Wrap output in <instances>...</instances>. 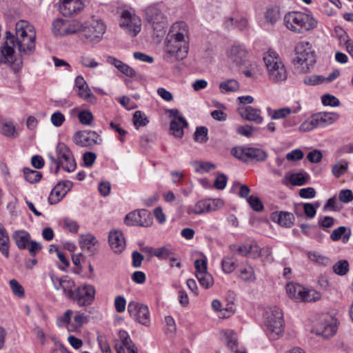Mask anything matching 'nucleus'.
<instances>
[{"label":"nucleus","instance_id":"f257e3e1","mask_svg":"<svg viewBox=\"0 0 353 353\" xmlns=\"http://www.w3.org/2000/svg\"><path fill=\"white\" fill-rule=\"evenodd\" d=\"M36 31L28 21L21 20L16 23L15 35L6 32V41L0 49V64L8 63L14 72L23 66L21 56L15 57L14 48L21 54L30 55L35 50Z\"/></svg>","mask_w":353,"mask_h":353},{"label":"nucleus","instance_id":"f03ea898","mask_svg":"<svg viewBox=\"0 0 353 353\" xmlns=\"http://www.w3.org/2000/svg\"><path fill=\"white\" fill-rule=\"evenodd\" d=\"M188 25L183 21L174 23L167 37L163 59L168 61L182 60L188 52Z\"/></svg>","mask_w":353,"mask_h":353},{"label":"nucleus","instance_id":"7ed1b4c3","mask_svg":"<svg viewBox=\"0 0 353 353\" xmlns=\"http://www.w3.org/2000/svg\"><path fill=\"white\" fill-rule=\"evenodd\" d=\"M283 24L290 31L296 34L310 32L317 27V20L310 14L291 11L283 17Z\"/></svg>","mask_w":353,"mask_h":353},{"label":"nucleus","instance_id":"20e7f679","mask_svg":"<svg viewBox=\"0 0 353 353\" xmlns=\"http://www.w3.org/2000/svg\"><path fill=\"white\" fill-rule=\"evenodd\" d=\"M50 170L51 172L57 174L62 168L68 172H72L77 168L76 161L72 152L64 143L59 142L55 148V155L49 153Z\"/></svg>","mask_w":353,"mask_h":353},{"label":"nucleus","instance_id":"39448f33","mask_svg":"<svg viewBox=\"0 0 353 353\" xmlns=\"http://www.w3.org/2000/svg\"><path fill=\"white\" fill-rule=\"evenodd\" d=\"M263 61L271 81L282 82L287 79V70L278 53L268 50L263 56Z\"/></svg>","mask_w":353,"mask_h":353},{"label":"nucleus","instance_id":"423d86ee","mask_svg":"<svg viewBox=\"0 0 353 353\" xmlns=\"http://www.w3.org/2000/svg\"><path fill=\"white\" fill-rule=\"evenodd\" d=\"M264 325L270 336L276 339L284 330V320L282 310L277 307H268L263 314Z\"/></svg>","mask_w":353,"mask_h":353},{"label":"nucleus","instance_id":"0eeeda50","mask_svg":"<svg viewBox=\"0 0 353 353\" xmlns=\"http://www.w3.org/2000/svg\"><path fill=\"white\" fill-rule=\"evenodd\" d=\"M294 66L302 73H306L315 63L314 51L308 41H300L295 48Z\"/></svg>","mask_w":353,"mask_h":353},{"label":"nucleus","instance_id":"6e6552de","mask_svg":"<svg viewBox=\"0 0 353 353\" xmlns=\"http://www.w3.org/2000/svg\"><path fill=\"white\" fill-rule=\"evenodd\" d=\"M105 30L106 26L101 19L91 18L83 23V37L88 43H98Z\"/></svg>","mask_w":353,"mask_h":353},{"label":"nucleus","instance_id":"1a4fd4ad","mask_svg":"<svg viewBox=\"0 0 353 353\" xmlns=\"http://www.w3.org/2000/svg\"><path fill=\"white\" fill-rule=\"evenodd\" d=\"M141 19L134 12L125 10L121 12L119 26L129 36L136 37L141 30Z\"/></svg>","mask_w":353,"mask_h":353},{"label":"nucleus","instance_id":"9d476101","mask_svg":"<svg viewBox=\"0 0 353 353\" xmlns=\"http://www.w3.org/2000/svg\"><path fill=\"white\" fill-rule=\"evenodd\" d=\"M223 205V201L219 199H202L192 205H189L187 208V213L189 215L209 213L221 209Z\"/></svg>","mask_w":353,"mask_h":353},{"label":"nucleus","instance_id":"9b49d317","mask_svg":"<svg viewBox=\"0 0 353 353\" xmlns=\"http://www.w3.org/2000/svg\"><path fill=\"white\" fill-rule=\"evenodd\" d=\"M145 20L151 26L154 31L163 32L166 18L158 5H150L145 11Z\"/></svg>","mask_w":353,"mask_h":353},{"label":"nucleus","instance_id":"f8f14e48","mask_svg":"<svg viewBox=\"0 0 353 353\" xmlns=\"http://www.w3.org/2000/svg\"><path fill=\"white\" fill-rule=\"evenodd\" d=\"M128 312L134 321L147 327L150 325V313L146 305L132 301L128 305Z\"/></svg>","mask_w":353,"mask_h":353},{"label":"nucleus","instance_id":"ddd939ff","mask_svg":"<svg viewBox=\"0 0 353 353\" xmlns=\"http://www.w3.org/2000/svg\"><path fill=\"white\" fill-rule=\"evenodd\" d=\"M73 312L68 310L63 316H60L57 319V324L59 327H66L69 332H77L86 321V317L83 314L79 312L75 313L72 321Z\"/></svg>","mask_w":353,"mask_h":353},{"label":"nucleus","instance_id":"4468645a","mask_svg":"<svg viewBox=\"0 0 353 353\" xmlns=\"http://www.w3.org/2000/svg\"><path fill=\"white\" fill-rule=\"evenodd\" d=\"M95 294L96 290L93 285L85 284L77 287L74 290L72 299L81 307L88 306L93 303Z\"/></svg>","mask_w":353,"mask_h":353},{"label":"nucleus","instance_id":"2eb2a0df","mask_svg":"<svg viewBox=\"0 0 353 353\" xmlns=\"http://www.w3.org/2000/svg\"><path fill=\"white\" fill-rule=\"evenodd\" d=\"M313 332L316 334L321 335L325 338L333 336L336 332L335 319L328 314L321 316L314 325Z\"/></svg>","mask_w":353,"mask_h":353},{"label":"nucleus","instance_id":"dca6fc26","mask_svg":"<svg viewBox=\"0 0 353 353\" xmlns=\"http://www.w3.org/2000/svg\"><path fill=\"white\" fill-rule=\"evenodd\" d=\"M228 61L236 66L244 65L248 57L246 48L242 44H234L226 50Z\"/></svg>","mask_w":353,"mask_h":353},{"label":"nucleus","instance_id":"f3484780","mask_svg":"<svg viewBox=\"0 0 353 353\" xmlns=\"http://www.w3.org/2000/svg\"><path fill=\"white\" fill-rule=\"evenodd\" d=\"M101 141L99 134L92 130L77 132L73 137L74 143L81 147H88L96 144H101Z\"/></svg>","mask_w":353,"mask_h":353},{"label":"nucleus","instance_id":"a211bd4d","mask_svg":"<svg viewBox=\"0 0 353 353\" xmlns=\"http://www.w3.org/2000/svg\"><path fill=\"white\" fill-rule=\"evenodd\" d=\"M119 341L115 345L117 353H137V348L125 330L119 332Z\"/></svg>","mask_w":353,"mask_h":353},{"label":"nucleus","instance_id":"6ab92c4d","mask_svg":"<svg viewBox=\"0 0 353 353\" xmlns=\"http://www.w3.org/2000/svg\"><path fill=\"white\" fill-rule=\"evenodd\" d=\"M83 8L81 0H59V11L64 16L77 14Z\"/></svg>","mask_w":353,"mask_h":353},{"label":"nucleus","instance_id":"aec40b11","mask_svg":"<svg viewBox=\"0 0 353 353\" xmlns=\"http://www.w3.org/2000/svg\"><path fill=\"white\" fill-rule=\"evenodd\" d=\"M108 241L112 250L117 253L121 252L125 248V239L123 234L119 230L109 232Z\"/></svg>","mask_w":353,"mask_h":353},{"label":"nucleus","instance_id":"412c9836","mask_svg":"<svg viewBox=\"0 0 353 353\" xmlns=\"http://www.w3.org/2000/svg\"><path fill=\"white\" fill-rule=\"evenodd\" d=\"M75 88L78 90V95L88 101L94 102L96 98L92 93L86 81L82 76H77L74 81Z\"/></svg>","mask_w":353,"mask_h":353},{"label":"nucleus","instance_id":"4be33fe9","mask_svg":"<svg viewBox=\"0 0 353 353\" xmlns=\"http://www.w3.org/2000/svg\"><path fill=\"white\" fill-rule=\"evenodd\" d=\"M319 128H324L336 122L339 116L335 112H323L314 114Z\"/></svg>","mask_w":353,"mask_h":353},{"label":"nucleus","instance_id":"5701e85b","mask_svg":"<svg viewBox=\"0 0 353 353\" xmlns=\"http://www.w3.org/2000/svg\"><path fill=\"white\" fill-rule=\"evenodd\" d=\"M79 243L82 250H87L92 254L94 253V246L97 243V240L92 234L90 233L81 234L79 236Z\"/></svg>","mask_w":353,"mask_h":353},{"label":"nucleus","instance_id":"b1692460","mask_svg":"<svg viewBox=\"0 0 353 353\" xmlns=\"http://www.w3.org/2000/svg\"><path fill=\"white\" fill-rule=\"evenodd\" d=\"M107 62L114 65L121 72L127 77H133L136 74V72L132 68L115 57H108L107 58Z\"/></svg>","mask_w":353,"mask_h":353},{"label":"nucleus","instance_id":"393cba45","mask_svg":"<svg viewBox=\"0 0 353 353\" xmlns=\"http://www.w3.org/2000/svg\"><path fill=\"white\" fill-rule=\"evenodd\" d=\"M272 220L280 225L290 228L294 221V216L292 213L287 212H275L272 214Z\"/></svg>","mask_w":353,"mask_h":353},{"label":"nucleus","instance_id":"a878e982","mask_svg":"<svg viewBox=\"0 0 353 353\" xmlns=\"http://www.w3.org/2000/svg\"><path fill=\"white\" fill-rule=\"evenodd\" d=\"M241 114L246 120L254 122L256 124H261L263 121V118L261 115V110L252 106L246 107L244 112Z\"/></svg>","mask_w":353,"mask_h":353},{"label":"nucleus","instance_id":"bb28decb","mask_svg":"<svg viewBox=\"0 0 353 353\" xmlns=\"http://www.w3.org/2000/svg\"><path fill=\"white\" fill-rule=\"evenodd\" d=\"M10 237L2 223H0V252L6 257L10 256Z\"/></svg>","mask_w":353,"mask_h":353},{"label":"nucleus","instance_id":"cd10ccee","mask_svg":"<svg viewBox=\"0 0 353 353\" xmlns=\"http://www.w3.org/2000/svg\"><path fill=\"white\" fill-rule=\"evenodd\" d=\"M12 238L20 250L26 249L30 242V235L25 230L15 231L12 234Z\"/></svg>","mask_w":353,"mask_h":353},{"label":"nucleus","instance_id":"c85d7f7f","mask_svg":"<svg viewBox=\"0 0 353 353\" xmlns=\"http://www.w3.org/2000/svg\"><path fill=\"white\" fill-rule=\"evenodd\" d=\"M187 125L188 123L184 117H176L170 122V130L175 137L181 138L183 135V128Z\"/></svg>","mask_w":353,"mask_h":353},{"label":"nucleus","instance_id":"c756f323","mask_svg":"<svg viewBox=\"0 0 353 353\" xmlns=\"http://www.w3.org/2000/svg\"><path fill=\"white\" fill-rule=\"evenodd\" d=\"M285 290L288 296L291 299L295 301H301L304 287L298 283H288L285 286Z\"/></svg>","mask_w":353,"mask_h":353},{"label":"nucleus","instance_id":"7c9ffc66","mask_svg":"<svg viewBox=\"0 0 353 353\" xmlns=\"http://www.w3.org/2000/svg\"><path fill=\"white\" fill-rule=\"evenodd\" d=\"M351 236V231L345 226H340L334 230L330 234V239L333 241L341 240L343 243L349 241Z\"/></svg>","mask_w":353,"mask_h":353},{"label":"nucleus","instance_id":"2f4dec72","mask_svg":"<svg viewBox=\"0 0 353 353\" xmlns=\"http://www.w3.org/2000/svg\"><path fill=\"white\" fill-rule=\"evenodd\" d=\"M248 23V19L241 16L229 17L225 21V26L228 29L239 28L241 30L246 28Z\"/></svg>","mask_w":353,"mask_h":353},{"label":"nucleus","instance_id":"473e14b6","mask_svg":"<svg viewBox=\"0 0 353 353\" xmlns=\"http://www.w3.org/2000/svg\"><path fill=\"white\" fill-rule=\"evenodd\" d=\"M0 132L3 136L10 139H15L19 135L14 123L7 120L2 121L0 123Z\"/></svg>","mask_w":353,"mask_h":353},{"label":"nucleus","instance_id":"72a5a7b5","mask_svg":"<svg viewBox=\"0 0 353 353\" xmlns=\"http://www.w3.org/2000/svg\"><path fill=\"white\" fill-rule=\"evenodd\" d=\"M145 210H134L128 213L125 216L124 222L127 225L129 226H140L139 218H141V216L145 217Z\"/></svg>","mask_w":353,"mask_h":353},{"label":"nucleus","instance_id":"f704fd0d","mask_svg":"<svg viewBox=\"0 0 353 353\" xmlns=\"http://www.w3.org/2000/svg\"><path fill=\"white\" fill-rule=\"evenodd\" d=\"M219 91L222 94L227 92H234L239 90L240 85L239 82L234 79H227L219 83Z\"/></svg>","mask_w":353,"mask_h":353},{"label":"nucleus","instance_id":"c9c22d12","mask_svg":"<svg viewBox=\"0 0 353 353\" xmlns=\"http://www.w3.org/2000/svg\"><path fill=\"white\" fill-rule=\"evenodd\" d=\"M301 110V107L297 106L294 108L285 107L274 110L272 112V119H281L286 118L291 114H296Z\"/></svg>","mask_w":353,"mask_h":353},{"label":"nucleus","instance_id":"e433bc0d","mask_svg":"<svg viewBox=\"0 0 353 353\" xmlns=\"http://www.w3.org/2000/svg\"><path fill=\"white\" fill-rule=\"evenodd\" d=\"M174 249L172 248L170 245H167L161 248H158L154 249L152 250V254L161 260H166L171 257V256L174 254Z\"/></svg>","mask_w":353,"mask_h":353},{"label":"nucleus","instance_id":"4c0bfd02","mask_svg":"<svg viewBox=\"0 0 353 353\" xmlns=\"http://www.w3.org/2000/svg\"><path fill=\"white\" fill-rule=\"evenodd\" d=\"M68 20L57 19L52 22V32L55 36H65Z\"/></svg>","mask_w":353,"mask_h":353},{"label":"nucleus","instance_id":"58836bf2","mask_svg":"<svg viewBox=\"0 0 353 353\" xmlns=\"http://www.w3.org/2000/svg\"><path fill=\"white\" fill-rule=\"evenodd\" d=\"M221 334L223 336L224 342L226 343L227 346L235 352V350H237V338L236 333L232 330H223Z\"/></svg>","mask_w":353,"mask_h":353},{"label":"nucleus","instance_id":"ea45409f","mask_svg":"<svg viewBox=\"0 0 353 353\" xmlns=\"http://www.w3.org/2000/svg\"><path fill=\"white\" fill-rule=\"evenodd\" d=\"M307 257L311 261L319 265L326 266L331 263V260L329 257L318 252H308Z\"/></svg>","mask_w":353,"mask_h":353},{"label":"nucleus","instance_id":"a19ab883","mask_svg":"<svg viewBox=\"0 0 353 353\" xmlns=\"http://www.w3.org/2000/svg\"><path fill=\"white\" fill-rule=\"evenodd\" d=\"M309 179L310 175L305 172L292 174L289 178L290 183L297 186L306 184Z\"/></svg>","mask_w":353,"mask_h":353},{"label":"nucleus","instance_id":"79ce46f5","mask_svg":"<svg viewBox=\"0 0 353 353\" xmlns=\"http://www.w3.org/2000/svg\"><path fill=\"white\" fill-rule=\"evenodd\" d=\"M66 193L59 183L51 190L48 196V201L50 204H56L59 203L65 196Z\"/></svg>","mask_w":353,"mask_h":353},{"label":"nucleus","instance_id":"37998d69","mask_svg":"<svg viewBox=\"0 0 353 353\" xmlns=\"http://www.w3.org/2000/svg\"><path fill=\"white\" fill-rule=\"evenodd\" d=\"M299 207L303 210L305 215L308 219H313L316 216L317 209L320 207V203L319 201L313 203H304L300 204Z\"/></svg>","mask_w":353,"mask_h":353},{"label":"nucleus","instance_id":"c03bdc74","mask_svg":"<svg viewBox=\"0 0 353 353\" xmlns=\"http://www.w3.org/2000/svg\"><path fill=\"white\" fill-rule=\"evenodd\" d=\"M264 17L267 23L274 25L280 19V10L277 7L269 8L266 10Z\"/></svg>","mask_w":353,"mask_h":353},{"label":"nucleus","instance_id":"a18cd8bd","mask_svg":"<svg viewBox=\"0 0 353 353\" xmlns=\"http://www.w3.org/2000/svg\"><path fill=\"white\" fill-rule=\"evenodd\" d=\"M59 224L64 230H66L71 233L77 234L78 232L79 228V224L77 221L70 218L65 217L62 219L60 221Z\"/></svg>","mask_w":353,"mask_h":353},{"label":"nucleus","instance_id":"49530a36","mask_svg":"<svg viewBox=\"0 0 353 353\" xmlns=\"http://www.w3.org/2000/svg\"><path fill=\"white\" fill-rule=\"evenodd\" d=\"M196 276L200 285L205 289H208L214 285L213 277L208 272L197 273Z\"/></svg>","mask_w":353,"mask_h":353},{"label":"nucleus","instance_id":"de8ad7c7","mask_svg":"<svg viewBox=\"0 0 353 353\" xmlns=\"http://www.w3.org/2000/svg\"><path fill=\"white\" fill-rule=\"evenodd\" d=\"M247 158L251 159H256V161H264L267 158L266 152L259 148H248Z\"/></svg>","mask_w":353,"mask_h":353},{"label":"nucleus","instance_id":"09e8293b","mask_svg":"<svg viewBox=\"0 0 353 353\" xmlns=\"http://www.w3.org/2000/svg\"><path fill=\"white\" fill-rule=\"evenodd\" d=\"M321 294L315 290L304 288L301 301L312 302L316 301L321 299Z\"/></svg>","mask_w":353,"mask_h":353},{"label":"nucleus","instance_id":"8fccbe9b","mask_svg":"<svg viewBox=\"0 0 353 353\" xmlns=\"http://www.w3.org/2000/svg\"><path fill=\"white\" fill-rule=\"evenodd\" d=\"M349 267L347 260H339L332 266V270L337 275L344 276L348 272Z\"/></svg>","mask_w":353,"mask_h":353},{"label":"nucleus","instance_id":"3c124183","mask_svg":"<svg viewBox=\"0 0 353 353\" xmlns=\"http://www.w3.org/2000/svg\"><path fill=\"white\" fill-rule=\"evenodd\" d=\"M23 176L25 179L31 183L39 182L42 176L40 172L27 168L23 169Z\"/></svg>","mask_w":353,"mask_h":353},{"label":"nucleus","instance_id":"603ef678","mask_svg":"<svg viewBox=\"0 0 353 353\" xmlns=\"http://www.w3.org/2000/svg\"><path fill=\"white\" fill-rule=\"evenodd\" d=\"M193 167L196 172L204 174L215 168V165L207 161H195L193 163Z\"/></svg>","mask_w":353,"mask_h":353},{"label":"nucleus","instance_id":"864d4df0","mask_svg":"<svg viewBox=\"0 0 353 353\" xmlns=\"http://www.w3.org/2000/svg\"><path fill=\"white\" fill-rule=\"evenodd\" d=\"M316 128L319 127L317 125L314 115H312L300 125L299 130L301 132H307Z\"/></svg>","mask_w":353,"mask_h":353},{"label":"nucleus","instance_id":"5fc2aeb1","mask_svg":"<svg viewBox=\"0 0 353 353\" xmlns=\"http://www.w3.org/2000/svg\"><path fill=\"white\" fill-rule=\"evenodd\" d=\"M10 288L12 294L18 298H23L25 296V291L23 287L16 280L11 279L9 281Z\"/></svg>","mask_w":353,"mask_h":353},{"label":"nucleus","instance_id":"6e6d98bb","mask_svg":"<svg viewBox=\"0 0 353 353\" xmlns=\"http://www.w3.org/2000/svg\"><path fill=\"white\" fill-rule=\"evenodd\" d=\"M83 23L77 20L68 21L66 35L76 34L79 32H83Z\"/></svg>","mask_w":353,"mask_h":353},{"label":"nucleus","instance_id":"4d7b16f0","mask_svg":"<svg viewBox=\"0 0 353 353\" xmlns=\"http://www.w3.org/2000/svg\"><path fill=\"white\" fill-rule=\"evenodd\" d=\"M74 287V281L68 278H65L64 282L62 285V288H61V290H63V294L66 297L72 299L74 294V290H73Z\"/></svg>","mask_w":353,"mask_h":353},{"label":"nucleus","instance_id":"13d9d810","mask_svg":"<svg viewBox=\"0 0 353 353\" xmlns=\"http://www.w3.org/2000/svg\"><path fill=\"white\" fill-rule=\"evenodd\" d=\"M149 121L146 116L141 111H136L133 116V123L136 128L139 127L145 126Z\"/></svg>","mask_w":353,"mask_h":353},{"label":"nucleus","instance_id":"bf43d9fd","mask_svg":"<svg viewBox=\"0 0 353 353\" xmlns=\"http://www.w3.org/2000/svg\"><path fill=\"white\" fill-rule=\"evenodd\" d=\"M222 270L226 274L232 272L235 268V260L232 256L225 257L221 263Z\"/></svg>","mask_w":353,"mask_h":353},{"label":"nucleus","instance_id":"052dcab7","mask_svg":"<svg viewBox=\"0 0 353 353\" xmlns=\"http://www.w3.org/2000/svg\"><path fill=\"white\" fill-rule=\"evenodd\" d=\"M347 162L345 161H339L332 166V172L336 177H339L345 174L347 171Z\"/></svg>","mask_w":353,"mask_h":353},{"label":"nucleus","instance_id":"680f3d73","mask_svg":"<svg viewBox=\"0 0 353 353\" xmlns=\"http://www.w3.org/2000/svg\"><path fill=\"white\" fill-rule=\"evenodd\" d=\"M240 278L246 282H252L256 279L253 268L250 266L244 268L241 270Z\"/></svg>","mask_w":353,"mask_h":353},{"label":"nucleus","instance_id":"e2e57ef3","mask_svg":"<svg viewBox=\"0 0 353 353\" xmlns=\"http://www.w3.org/2000/svg\"><path fill=\"white\" fill-rule=\"evenodd\" d=\"M194 139L199 143H205L208 141V129L205 127H198L194 134Z\"/></svg>","mask_w":353,"mask_h":353},{"label":"nucleus","instance_id":"0e129e2a","mask_svg":"<svg viewBox=\"0 0 353 353\" xmlns=\"http://www.w3.org/2000/svg\"><path fill=\"white\" fill-rule=\"evenodd\" d=\"M304 83L306 85H316L325 83L324 77L322 75H316V74H312L310 76H307V77H305Z\"/></svg>","mask_w":353,"mask_h":353},{"label":"nucleus","instance_id":"69168bd1","mask_svg":"<svg viewBox=\"0 0 353 353\" xmlns=\"http://www.w3.org/2000/svg\"><path fill=\"white\" fill-rule=\"evenodd\" d=\"M78 119L81 123L90 125L93 121V115L90 111L83 110L79 113Z\"/></svg>","mask_w":353,"mask_h":353},{"label":"nucleus","instance_id":"338daca9","mask_svg":"<svg viewBox=\"0 0 353 353\" xmlns=\"http://www.w3.org/2000/svg\"><path fill=\"white\" fill-rule=\"evenodd\" d=\"M65 121V116L59 111L54 112L50 117V121L54 127H60Z\"/></svg>","mask_w":353,"mask_h":353},{"label":"nucleus","instance_id":"774afa93","mask_svg":"<svg viewBox=\"0 0 353 353\" xmlns=\"http://www.w3.org/2000/svg\"><path fill=\"white\" fill-rule=\"evenodd\" d=\"M321 101L324 105L332 107H337L340 103L339 100L336 97L329 94L323 95Z\"/></svg>","mask_w":353,"mask_h":353}]
</instances>
